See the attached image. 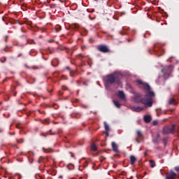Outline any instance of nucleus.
Here are the masks:
<instances>
[{"label": "nucleus", "mask_w": 179, "mask_h": 179, "mask_svg": "<svg viewBox=\"0 0 179 179\" xmlns=\"http://www.w3.org/2000/svg\"><path fill=\"white\" fill-rule=\"evenodd\" d=\"M162 72H163V73H164V75H166V69H162Z\"/></svg>", "instance_id": "obj_21"}, {"label": "nucleus", "mask_w": 179, "mask_h": 179, "mask_svg": "<svg viewBox=\"0 0 179 179\" xmlns=\"http://www.w3.org/2000/svg\"><path fill=\"white\" fill-rule=\"evenodd\" d=\"M120 79H122V73L120 72H115L108 75L103 79L106 87H108V86L113 85V83H115V82H117L118 85H120V83L118 82Z\"/></svg>", "instance_id": "obj_2"}, {"label": "nucleus", "mask_w": 179, "mask_h": 179, "mask_svg": "<svg viewBox=\"0 0 179 179\" xmlns=\"http://www.w3.org/2000/svg\"><path fill=\"white\" fill-rule=\"evenodd\" d=\"M144 121L146 122H150V121H152V117L150 115L144 116Z\"/></svg>", "instance_id": "obj_11"}, {"label": "nucleus", "mask_w": 179, "mask_h": 179, "mask_svg": "<svg viewBox=\"0 0 179 179\" xmlns=\"http://www.w3.org/2000/svg\"><path fill=\"white\" fill-rule=\"evenodd\" d=\"M43 152H45V153H48V152H50L49 150H45V149H44V148H43Z\"/></svg>", "instance_id": "obj_19"}, {"label": "nucleus", "mask_w": 179, "mask_h": 179, "mask_svg": "<svg viewBox=\"0 0 179 179\" xmlns=\"http://www.w3.org/2000/svg\"><path fill=\"white\" fill-rule=\"evenodd\" d=\"M118 97H120V99L121 100H125V94H124V92L122 91H119L118 94H117Z\"/></svg>", "instance_id": "obj_6"}, {"label": "nucleus", "mask_w": 179, "mask_h": 179, "mask_svg": "<svg viewBox=\"0 0 179 179\" xmlns=\"http://www.w3.org/2000/svg\"><path fill=\"white\" fill-rule=\"evenodd\" d=\"M98 48L101 52H108V48L106 45H100Z\"/></svg>", "instance_id": "obj_5"}, {"label": "nucleus", "mask_w": 179, "mask_h": 179, "mask_svg": "<svg viewBox=\"0 0 179 179\" xmlns=\"http://www.w3.org/2000/svg\"><path fill=\"white\" fill-rule=\"evenodd\" d=\"M111 145L113 152H118V145L115 142H112Z\"/></svg>", "instance_id": "obj_7"}, {"label": "nucleus", "mask_w": 179, "mask_h": 179, "mask_svg": "<svg viewBox=\"0 0 179 179\" xmlns=\"http://www.w3.org/2000/svg\"><path fill=\"white\" fill-rule=\"evenodd\" d=\"M137 83L139 85L140 87H143L146 92V94L144 98L142 99V95L139 93H135L134 99L136 101H141L142 104H144L146 107H152L153 106L152 97H155V92H152L150 86L147 83H143L141 80H137Z\"/></svg>", "instance_id": "obj_1"}, {"label": "nucleus", "mask_w": 179, "mask_h": 179, "mask_svg": "<svg viewBox=\"0 0 179 179\" xmlns=\"http://www.w3.org/2000/svg\"><path fill=\"white\" fill-rule=\"evenodd\" d=\"M38 163H40V161H38Z\"/></svg>", "instance_id": "obj_26"}, {"label": "nucleus", "mask_w": 179, "mask_h": 179, "mask_svg": "<svg viewBox=\"0 0 179 179\" xmlns=\"http://www.w3.org/2000/svg\"><path fill=\"white\" fill-rule=\"evenodd\" d=\"M169 104H177V102L176 101V99H171L169 100Z\"/></svg>", "instance_id": "obj_15"}, {"label": "nucleus", "mask_w": 179, "mask_h": 179, "mask_svg": "<svg viewBox=\"0 0 179 179\" xmlns=\"http://www.w3.org/2000/svg\"><path fill=\"white\" fill-rule=\"evenodd\" d=\"M137 136L138 138H142V133L139 130L137 131Z\"/></svg>", "instance_id": "obj_16"}, {"label": "nucleus", "mask_w": 179, "mask_h": 179, "mask_svg": "<svg viewBox=\"0 0 179 179\" xmlns=\"http://www.w3.org/2000/svg\"><path fill=\"white\" fill-rule=\"evenodd\" d=\"M43 124H48V120L46 119V120H43Z\"/></svg>", "instance_id": "obj_17"}, {"label": "nucleus", "mask_w": 179, "mask_h": 179, "mask_svg": "<svg viewBox=\"0 0 179 179\" xmlns=\"http://www.w3.org/2000/svg\"><path fill=\"white\" fill-rule=\"evenodd\" d=\"M97 85H100V84H99V82H97Z\"/></svg>", "instance_id": "obj_25"}, {"label": "nucleus", "mask_w": 179, "mask_h": 179, "mask_svg": "<svg viewBox=\"0 0 179 179\" xmlns=\"http://www.w3.org/2000/svg\"><path fill=\"white\" fill-rule=\"evenodd\" d=\"M157 138H160V136L159 134L157 135Z\"/></svg>", "instance_id": "obj_24"}, {"label": "nucleus", "mask_w": 179, "mask_h": 179, "mask_svg": "<svg viewBox=\"0 0 179 179\" xmlns=\"http://www.w3.org/2000/svg\"><path fill=\"white\" fill-rule=\"evenodd\" d=\"M113 103H114V105L115 106V107H117V108H120V107L121 106V104L117 100H113Z\"/></svg>", "instance_id": "obj_12"}, {"label": "nucleus", "mask_w": 179, "mask_h": 179, "mask_svg": "<svg viewBox=\"0 0 179 179\" xmlns=\"http://www.w3.org/2000/svg\"><path fill=\"white\" fill-rule=\"evenodd\" d=\"M91 149L92 150H94V152H96V150H97V146H96L95 144H92Z\"/></svg>", "instance_id": "obj_14"}, {"label": "nucleus", "mask_w": 179, "mask_h": 179, "mask_svg": "<svg viewBox=\"0 0 179 179\" xmlns=\"http://www.w3.org/2000/svg\"><path fill=\"white\" fill-rule=\"evenodd\" d=\"M174 128H175L174 124H172V127H166L164 128L163 134L164 135H167L168 134H173L174 132Z\"/></svg>", "instance_id": "obj_3"}, {"label": "nucleus", "mask_w": 179, "mask_h": 179, "mask_svg": "<svg viewBox=\"0 0 179 179\" xmlns=\"http://www.w3.org/2000/svg\"><path fill=\"white\" fill-rule=\"evenodd\" d=\"M104 125H105V134L106 135V136H108V132L110 131V127L108 126V124H107V122H104Z\"/></svg>", "instance_id": "obj_8"}, {"label": "nucleus", "mask_w": 179, "mask_h": 179, "mask_svg": "<svg viewBox=\"0 0 179 179\" xmlns=\"http://www.w3.org/2000/svg\"><path fill=\"white\" fill-rule=\"evenodd\" d=\"M150 167H152V169H153L154 167L156 166V164L155 163V161H153V160H150Z\"/></svg>", "instance_id": "obj_13"}, {"label": "nucleus", "mask_w": 179, "mask_h": 179, "mask_svg": "<svg viewBox=\"0 0 179 179\" xmlns=\"http://www.w3.org/2000/svg\"><path fill=\"white\" fill-rule=\"evenodd\" d=\"M175 170H176V171H179V166L175 167Z\"/></svg>", "instance_id": "obj_22"}, {"label": "nucleus", "mask_w": 179, "mask_h": 179, "mask_svg": "<svg viewBox=\"0 0 179 179\" xmlns=\"http://www.w3.org/2000/svg\"><path fill=\"white\" fill-rule=\"evenodd\" d=\"M136 143H140V141H139V140H138V138H136Z\"/></svg>", "instance_id": "obj_23"}, {"label": "nucleus", "mask_w": 179, "mask_h": 179, "mask_svg": "<svg viewBox=\"0 0 179 179\" xmlns=\"http://www.w3.org/2000/svg\"><path fill=\"white\" fill-rule=\"evenodd\" d=\"M163 142H164V145H166V143L167 142V138H164L163 139Z\"/></svg>", "instance_id": "obj_18"}, {"label": "nucleus", "mask_w": 179, "mask_h": 179, "mask_svg": "<svg viewBox=\"0 0 179 179\" xmlns=\"http://www.w3.org/2000/svg\"><path fill=\"white\" fill-rule=\"evenodd\" d=\"M153 125H157V120H155L153 122Z\"/></svg>", "instance_id": "obj_20"}, {"label": "nucleus", "mask_w": 179, "mask_h": 179, "mask_svg": "<svg viewBox=\"0 0 179 179\" xmlns=\"http://www.w3.org/2000/svg\"><path fill=\"white\" fill-rule=\"evenodd\" d=\"M94 1H97V0H94Z\"/></svg>", "instance_id": "obj_27"}, {"label": "nucleus", "mask_w": 179, "mask_h": 179, "mask_svg": "<svg viewBox=\"0 0 179 179\" xmlns=\"http://www.w3.org/2000/svg\"><path fill=\"white\" fill-rule=\"evenodd\" d=\"M177 178V174L174 173L173 171L166 173V179H175Z\"/></svg>", "instance_id": "obj_4"}, {"label": "nucleus", "mask_w": 179, "mask_h": 179, "mask_svg": "<svg viewBox=\"0 0 179 179\" xmlns=\"http://www.w3.org/2000/svg\"><path fill=\"white\" fill-rule=\"evenodd\" d=\"M143 110V108L139 107V106H134L133 107V111H136L137 113H139V111H142Z\"/></svg>", "instance_id": "obj_9"}, {"label": "nucleus", "mask_w": 179, "mask_h": 179, "mask_svg": "<svg viewBox=\"0 0 179 179\" xmlns=\"http://www.w3.org/2000/svg\"><path fill=\"white\" fill-rule=\"evenodd\" d=\"M135 162H136V157H135V156L131 155L130 157V163H131V164H132V165L135 164Z\"/></svg>", "instance_id": "obj_10"}]
</instances>
